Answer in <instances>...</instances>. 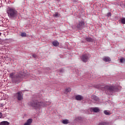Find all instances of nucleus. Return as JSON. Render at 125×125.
<instances>
[{
    "label": "nucleus",
    "mask_w": 125,
    "mask_h": 125,
    "mask_svg": "<svg viewBox=\"0 0 125 125\" xmlns=\"http://www.w3.org/2000/svg\"><path fill=\"white\" fill-rule=\"evenodd\" d=\"M96 88H100L102 90H104L105 92H106L107 94H111L112 93L114 92L116 89V87L112 85H98L96 87Z\"/></svg>",
    "instance_id": "obj_1"
},
{
    "label": "nucleus",
    "mask_w": 125,
    "mask_h": 125,
    "mask_svg": "<svg viewBox=\"0 0 125 125\" xmlns=\"http://www.w3.org/2000/svg\"><path fill=\"white\" fill-rule=\"evenodd\" d=\"M47 104H45L43 102H40L38 101H33L30 103V105L35 109H40L42 106L44 107L46 106Z\"/></svg>",
    "instance_id": "obj_2"
},
{
    "label": "nucleus",
    "mask_w": 125,
    "mask_h": 125,
    "mask_svg": "<svg viewBox=\"0 0 125 125\" xmlns=\"http://www.w3.org/2000/svg\"><path fill=\"white\" fill-rule=\"evenodd\" d=\"M7 13L11 19H15L17 17V11L14 8H9Z\"/></svg>",
    "instance_id": "obj_3"
},
{
    "label": "nucleus",
    "mask_w": 125,
    "mask_h": 125,
    "mask_svg": "<svg viewBox=\"0 0 125 125\" xmlns=\"http://www.w3.org/2000/svg\"><path fill=\"white\" fill-rule=\"evenodd\" d=\"M9 77L11 78L12 83H20L21 76L19 74L15 75V72H12L10 74Z\"/></svg>",
    "instance_id": "obj_4"
},
{
    "label": "nucleus",
    "mask_w": 125,
    "mask_h": 125,
    "mask_svg": "<svg viewBox=\"0 0 125 125\" xmlns=\"http://www.w3.org/2000/svg\"><path fill=\"white\" fill-rule=\"evenodd\" d=\"M84 27V22L83 21H79V23H78L76 25V28H77L78 30H83Z\"/></svg>",
    "instance_id": "obj_5"
},
{
    "label": "nucleus",
    "mask_w": 125,
    "mask_h": 125,
    "mask_svg": "<svg viewBox=\"0 0 125 125\" xmlns=\"http://www.w3.org/2000/svg\"><path fill=\"white\" fill-rule=\"evenodd\" d=\"M88 58H89V55L84 54L82 56L81 58V60L83 61V62L86 63V62L88 61Z\"/></svg>",
    "instance_id": "obj_6"
},
{
    "label": "nucleus",
    "mask_w": 125,
    "mask_h": 125,
    "mask_svg": "<svg viewBox=\"0 0 125 125\" xmlns=\"http://www.w3.org/2000/svg\"><path fill=\"white\" fill-rule=\"evenodd\" d=\"M17 98H18V100L19 101H21L22 99H23V97H22V92H18L16 94Z\"/></svg>",
    "instance_id": "obj_7"
},
{
    "label": "nucleus",
    "mask_w": 125,
    "mask_h": 125,
    "mask_svg": "<svg viewBox=\"0 0 125 125\" xmlns=\"http://www.w3.org/2000/svg\"><path fill=\"white\" fill-rule=\"evenodd\" d=\"M100 111V109L98 107H91L90 108L91 112H94L95 113H98Z\"/></svg>",
    "instance_id": "obj_8"
},
{
    "label": "nucleus",
    "mask_w": 125,
    "mask_h": 125,
    "mask_svg": "<svg viewBox=\"0 0 125 125\" xmlns=\"http://www.w3.org/2000/svg\"><path fill=\"white\" fill-rule=\"evenodd\" d=\"M33 123V119H29L27 122L24 124V125H31Z\"/></svg>",
    "instance_id": "obj_9"
},
{
    "label": "nucleus",
    "mask_w": 125,
    "mask_h": 125,
    "mask_svg": "<svg viewBox=\"0 0 125 125\" xmlns=\"http://www.w3.org/2000/svg\"><path fill=\"white\" fill-rule=\"evenodd\" d=\"M103 60L104 61V62H110L111 61V58L109 57H104Z\"/></svg>",
    "instance_id": "obj_10"
},
{
    "label": "nucleus",
    "mask_w": 125,
    "mask_h": 125,
    "mask_svg": "<svg viewBox=\"0 0 125 125\" xmlns=\"http://www.w3.org/2000/svg\"><path fill=\"white\" fill-rule=\"evenodd\" d=\"M75 99L76 100L81 101L83 99V97L81 95H78L75 97Z\"/></svg>",
    "instance_id": "obj_11"
},
{
    "label": "nucleus",
    "mask_w": 125,
    "mask_h": 125,
    "mask_svg": "<svg viewBox=\"0 0 125 125\" xmlns=\"http://www.w3.org/2000/svg\"><path fill=\"white\" fill-rule=\"evenodd\" d=\"M91 99H93V100H95V101H99V98H98V97L94 95L91 96Z\"/></svg>",
    "instance_id": "obj_12"
},
{
    "label": "nucleus",
    "mask_w": 125,
    "mask_h": 125,
    "mask_svg": "<svg viewBox=\"0 0 125 125\" xmlns=\"http://www.w3.org/2000/svg\"><path fill=\"white\" fill-rule=\"evenodd\" d=\"M52 44L54 46H58L59 45V42L58 41H55L52 42Z\"/></svg>",
    "instance_id": "obj_13"
},
{
    "label": "nucleus",
    "mask_w": 125,
    "mask_h": 125,
    "mask_svg": "<svg viewBox=\"0 0 125 125\" xmlns=\"http://www.w3.org/2000/svg\"><path fill=\"white\" fill-rule=\"evenodd\" d=\"M0 125H9V123L7 121H2L0 123Z\"/></svg>",
    "instance_id": "obj_14"
},
{
    "label": "nucleus",
    "mask_w": 125,
    "mask_h": 125,
    "mask_svg": "<svg viewBox=\"0 0 125 125\" xmlns=\"http://www.w3.org/2000/svg\"><path fill=\"white\" fill-rule=\"evenodd\" d=\"M85 40L89 42H93V40L91 38H86Z\"/></svg>",
    "instance_id": "obj_15"
},
{
    "label": "nucleus",
    "mask_w": 125,
    "mask_h": 125,
    "mask_svg": "<svg viewBox=\"0 0 125 125\" xmlns=\"http://www.w3.org/2000/svg\"><path fill=\"white\" fill-rule=\"evenodd\" d=\"M62 124L64 125H67V124H69V120L66 119V120H63L62 121Z\"/></svg>",
    "instance_id": "obj_16"
},
{
    "label": "nucleus",
    "mask_w": 125,
    "mask_h": 125,
    "mask_svg": "<svg viewBox=\"0 0 125 125\" xmlns=\"http://www.w3.org/2000/svg\"><path fill=\"white\" fill-rule=\"evenodd\" d=\"M104 113L105 115H106L107 116H110V114H111V113L108 110H104Z\"/></svg>",
    "instance_id": "obj_17"
},
{
    "label": "nucleus",
    "mask_w": 125,
    "mask_h": 125,
    "mask_svg": "<svg viewBox=\"0 0 125 125\" xmlns=\"http://www.w3.org/2000/svg\"><path fill=\"white\" fill-rule=\"evenodd\" d=\"M71 88H67L65 89V91L64 92L65 94H67V92H70L71 91Z\"/></svg>",
    "instance_id": "obj_18"
},
{
    "label": "nucleus",
    "mask_w": 125,
    "mask_h": 125,
    "mask_svg": "<svg viewBox=\"0 0 125 125\" xmlns=\"http://www.w3.org/2000/svg\"><path fill=\"white\" fill-rule=\"evenodd\" d=\"M121 22L122 24H125V18L121 19Z\"/></svg>",
    "instance_id": "obj_19"
},
{
    "label": "nucleus",
    "mask_w": 125,
    "mask_h": 125,
    "mask_svg": "<svg viewBox=\"0 0 125 125\" xmlns=\"http://www.w3.org/2000/svg\"><path fill=\"white\" fill-rule=\"evenodd\" d=\"M120 62H121V63H124V62H125V59L124 58L121 59Z\"/></svg>",
    "instance_id": "obj_20"
},
{
    "label": "nucleus",
    "mask_w": 125,
    "mask_h": 125,
    "mask_svg": "<svg viewBox=\"0 0 125 125\" xmlns=\"http://www.w3.org/2000/svg\"><path fill=\"white\" fill-rule=\"evenodd\" d=\"M21 36V37H26L27 36V34H26V33H22Z\"/></svg>",
    "instance_id": "obj_21"
},
{
    "label": "nucleus",
    "mask_w": 125,
    "mask_h": 125,
    "mask_svg": "<svg viewBox=\"0 0 125 125\" xmlns=\"http://www.w3.org/2000/svg\"><path fill=\"white\" fill-rule=\"evenodd\" d=\"M111 16H112V13H111V12H109L107 13V17H111Z\"/></svg>",
    "instance_id": "obj_22"
},
{
    "label": "nucleus",
    "mask_w": 125,
    "mask_h": 125,
    "mask_svg": "<svg viewBox=\"0 0 125 125\" xmlns=\"http://www.w3.org/2000/svg\"><path fill=\"white\" fill-rule=\"evenodd\" d=\"M53 16H54V17H58L59 16L58 13H56L55 14L53 15Z\"/></svg>",
    "instance_id": "obj_23"
},
{
    "label": "nucleus",
    "mask_w": 125,
    "mask_h": 125,
    "mask_svg": "<svg viewBox=\"0 0 125 125\" xmlns=\"http://www.w3.org/2000/svg\"><path fill=\"white\" fill-rule=\"evenodd\" d=\"M32 57L34 58H36L37 57V55L36 54H33L32 55Z\"/></svg>",
    "instance_id": "obj_24"
},
{
    "label": "nucleus",
    "mask_w": 125,
    "mask_h": 125,
    "mask_svg": "<svg viewBox=\"0 0 125 125\" xmlns=\"http://www.w3.org/2000/svg\"><path fill=\"white\" fill-rule=\"evenodd\" d=\"M2 118V113L0 112V118Z\"/></svg>",
    "instance_id": "obj_25"
},
{
    "label": "nucleus",
    "mask_w": 125,
    "mask_h": 125,
    "mask_svg": "<svg viewBox=\"0 0 125 125\" xmlns=\"http://www.w3.org/2000/svg\"><path fill=\"white\" fill-rule=\"evenodd\" d=\"M0 107H3V106H4V104H0Z\"/></svg>",
    "instance_id": "obj_26"
},
{
    "label": "nucleus",
    "mask_w": 125,
    "mask_h": 125,
    "mask_svg": "<svg viewBox=\"0 0 125 125\" xmlns=\"http://www.w3.org/2000/svg\"><path fill=\"white\" fill-rule=\"evenodd\" d=\"M104 124H105V123H102L100 124L99 125H104Z\"/></svg>",
    "instance_id": "obj_27"
},
{
    "label": "nucleus",
    "mask_w": 125,
    "mask_h": 125,
    "mask_svg": "<svg viewBox=\"0 0 125 125\" xmlns=\"http://www.w3.org/2000/svg\"><path fill=\"white\" fill-rule=\"evenodd\" d=\"M1 36V33L0 32V36Z\"/></svg>",
    "instance_id": "obj_28"
}]
</instances>
